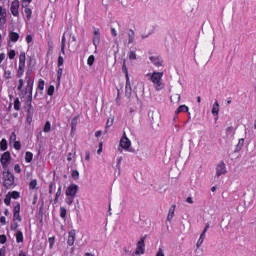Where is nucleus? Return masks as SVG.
<instances>
[{
  "label": "nucleus",
  "mask_w": 256,
  "mask_h": 256,
  "mask_svg": "<svg viewBox=\"0 0 256 256\" xmlns=\"http://www.w3.org/2000/svg\"><path fill=\"white\" fill-rule=\"evenodd\" d=\"M33 70H27L25 79H19L17 85V91L20 99H27L26 103L29 105L27 112V122L33 121V85H35V79L31 77Z\"/></svg>",
  "instance_id": "1"
},
{
  "label": "nucleus",
  "mask_w": 256,
  "mask_h": 256,
  "mask_svg": "<svg viewBox=\"0 0 256 256\" xmlns=\"http://www.w3.org/2000/svg\"><path fill=\"white\" fill-rule=\"evenodd\" d=\"M163 75H165L163 72H153L152 74H146V77H150V81L153 83L154 89H156V91H163V89H165V84L163 83Z\"/></svg>",
  "instance_id": "2"
},
{
  "label": "nucleus",
  "mask_w": 256,
  "mask_h": 256,
  "mask_svg": "<svg viewBox=\"0 0 256 256\" xmlns=\"http://www.w3.org/2000/svg\"><path fill=\"white\" fill-rule=\"evenodd\" d=\"M27 61V56L25 54V52H21L19 55V64H18V69L16 72V77L18 79H23L21 77H23V75H25V63Z\"/></svg>",
  "instance_id": "3"
},
{
  "label": "nucleus",
  "mask_w": 256,
  "mask_h": 256,
  "mask_svg": "<svg viewBox=\"0 0 256 256\" xmlns=\"http://www.w3.org/2000/svg\"><path fill=\"white\" fill-rule=\"evenodd\" d=\"M3 185L5 189H11L15 185V176L9 170L3 172Z\"/></svg>",
  "instance_id": "4"
},
{
  "label": "nucleus",
  "mask_w": 256,
  "mask_h": 256,
  "mask_svg": "<svg viewBox=\"0 0 256 256\" xmlns=\"http://www.w3.org/2000/svg\"><path fill=\"white\" fill-rule=\"evenodd\" d=\"M9 161H11V153L9 151L4 152L0 158V163L4 171L9 170Z\"/></svg>",
  "instance_id": "5"
},
{
  "label": "nucleus",
  "mask_w": 256,
  "mask_h": 256,
  "mask_svg": "<svg viewBox=\"0 0 256 256\" xmlns=\"http://www.w3.org/2000/svg\"><path fill=\"white\" fill-rule=\"evenodd\" d=\"M13 221H17L18 223L23 221L21 217V204L19 202H16L13 208Z\"/></svg>",
  "instance_id": "6"
},
{
  "label": "nucleus",
  "mask_w": 256,
  "mask_h": 256,
  "mask_svg": "<svg viewBox=\"0 0 256 256\" xmlns=\"http://www.w3.org/2000/svg\"><path fill=\"white\" fill-rule=\"evenodd\" d=\"M120 147H122V149H124L125 151H129V148L131 147V140L127 138V133L125 132L120 139Z\"/></svg>",
  "instance_id": "7"
},
{
  "label": "nucleus",
  "mask_w": 256,
  "mask_h": 256,
  "mask_svg": "<svg viewBox=\"0 0 256 256\" xmlns=\"http://www.w3.org/2000/svg\"><path fill=\"white\" fill-rule=\"evenodd\" d=\"M79 191L77 184H70L66 189V197H75Z\"/></svg>",
  "instance_id": "8"
},
{
  "label": "nucleus",
  "mask_w": 256,
  "mask_h": 256,
  "mask_svg": "<svg viewBox=\"0 0 256 256\" xmlns=\"http://www.w3.org/2000/svg\"><path fill=\"white\" fill-rule=\"evenodd\" d=\"M76 237H77V230L72 229L68 232L67 245H69V247H73V245H75Z\"/></svg>",
  "instance_id": "9"
},
{
  "label": "nucleus",
  "mask_w": 256,
  "mask_h": 256,
  "mask_svg": "<svg viewBox=\"0 0 256 256\" xmlns=\"http://www.w3.org/2000/svg\"><path fill=\"white\" fill-rule=\"evenodd\" d=\"M137 255H145V237L141 238L136 247Z\"/></svg>",
  "instance_id": "10"
},
{
  "label": "nucleus",
  "mask_w": 256,
  "mask_h": 256,
  "mask_svg": "<svg viewBox=\"0 0 256 256\" xmlns=\"http://www.w3.org/2000/svg\"><path fill=\"white\" fill-rule=\"evenodd\" d=\"M93 35H94V37H93L92 43H93L94 47H97L99 45V43H101V32H100L99 28L94 27Z\"/></svg>",
  "instance_id": "11"
},
{
  "label": "nucleus",
  "mask_w": 256,
  "mask_h": 256,
  "mask_svg": "<svg viewBox=\"0 0 256 256\" xmlns=\"http://www.w3.org/2000/svg\"><path fill=\"white\" fill-rule=\"evenodd\" d=\"M227 173V166L225 162H220L216 167V176L221 177V175H225Z\"/></svg>",
  "instance_id": "12"
},
{
  "label": "nucleus",
  "mask_w": 256,
  "mask_h": 256,
  "mask_svg": "<svg viewBox=\"0 0 256 256\" xmlns=\"http://www.w3.org/2000/svg\"><path fill=\"white\" fill-rule=\"evenodd\" d=\"M10 11L13 17H19V0L12 1Z\"/></svg>",
  "instance_id": "13"
},
{
  "label": "nucleus",
  "mask_w": 256,
  "mask_h": 256,
  "mask_svg": "<svg viewBox=\"0 0 256 256\" xmlns=\"http://www.w3.org/2000/svg\"><path fill=\"white\" fill-rule=\"evenodd\" d=\"M151 63H153V65H155V67H163V61L161 60V58L157 57V56H150L149 57Z\"/></svg>",
  "instance_id": "14"
},
{
  "label": "nucleus",
  "mask_w": 256,
  "mask_h": 256,
  "mask_svg": "<svg viewBox=\"0 0 256 256\" xmlns=\"http://www.w3.org/2000/svg\"><path fill=\"white\" fill-rule=\"evenodd\" d=\"M7 23V13L3 10V7L0 6V24L5 25Z\"/></svg>",
  "instance_id": "15"
},
{
  "label": "nucleus",
  "mask_w": 256,
  "mask_h": 256,
  "mask_svg": "<svg viewBox=\"0 0 256 256\" xmlns=\"http://www.w3.org/2000/svg\"><path fill=\"white\" fill-rule=\"evenodd\" d=\"M125 91L127 97H131V80L129 79V76L126 77Z\"/></svg>",
  "instance_id": "16"
},
{
  "label": "nucleus",
  "mask_w": 256,
  "mask_h": 256,
  "mask_svg": "<svg viewBox=\"0 0 256 256\" xmlns=\"http://www.w3.org/2000/svg\"><path fill=\"white\" fill-rule=\"evenodd\" d=\"M173 217H175V205H172L169 208L168 216H167V221H173Z\"/></svg>",
  "instance_id": "17"
},
{
  "label": "nucleus",
  "mask_w": 256,
  "mask_h": 256,
  "mask_svg": "<svg viewBox=\"0 0 256 256\" xmlns=\"http://www.w3.org/2000/svg\"><path fill=\"white\" fill-rule=\"evenodd\" d=\"M9 39L12 41V43H17L19 41V33L10 32L9 33Z\"/></svg>",
  "instance_id": "18"
},
{
  "label": "nucleus",
  "mask_w": 256,
  "mask_h": 256,
  "mask_svg": "<svg viewBox=\"0 0 256 256\" xmlns=\"http://www.w3.org/2000/svg\"><path fill=\"white\" fill-rule=\"evenodd\" d=\"M212 115H214V117H217V115H219V101H215L212 107Z\"/></svg>",
  "instance_id": "19"
},
{
  "label": "nucleus",
  "mask_w": 256,
  "mask_h": 256,
  "mask_svg": "<svg viewBox=\"0 0 256 256\" xmlns=\"http://www.w3.org/2000/svg\"><path fill=\"white\" fill-rule=\"evenodd\" d=\"M23 7H25L24 13L26 15V18L28 19V21H30L31 20V16L33 15V10H31V8L27 7V4L23 5Z\"/></svg>",
  "instance_id": "20"
},
{
  "label": "nucleus",
  "mask_w": 256,
  "mask_h": 256,
  "mask_svg": "<svg viewBox=\"0 0 256 256\" xmlns=\"http://www.w3.org/2000/svg\"><path fill=\"white\" fill-rule=\"evenodd\" d=\"M135 41V31L130 29L128 32V44L131 45Z\"/></svg>",
  "instance_id": "21"
},
{
  "label": "nucleus",
  "mask_w": 256,
  "mask_h": 256,
  "mask_svg": "<svg viewBox=\"0 0 256 256\" xmlns=\"http://www.w3.org/2000/svg\"><path fill=\"white\" fill-rule=\"evenodd\" d=\"M187 111H189V107H187V105H180L175 111V114L179 115V113H187Z\"/></svg>",
  "instance_id": "22"
},
{
  "label": "nucleus",
  "mask_w": 256,
  "mask_h": 256,
  "mask_svg": "<svg viewBox=\"0 0 256 256\" xmlns=\"http://www.w3.org/2000/svg\"><path fill=\"white\" fill-rule=\"evenodd\" d=\"M44 89H45V80L39 79L37 84V90L40 91V93H43Z\"/></svg>",
  "instance_id": "23"
},
{
  "label": "nucleus",
  "mask_w": 256,
  "mask_h": 256,
  "mask_svg": "<svg viewBox=\"0 0 256 256\" xmlns=\"http://www.w3.org/2000/svg\"><path fill=\"white\" fill-rule=\"evenodd\" d=\"M4 79H6L7 81H9V79H13V74L11 72V70H4V75H3Z\"/></svg>",
  "instance_id": "24"
},
{
  "label": "nucleus",
  "mask_w": 256,
  "mask_h": 256,
  "mask_svg": "<svg viewBox=\"0 0 256 256\" xmlns=\"http://www.w3.org/2000/svg\"><path fill=\"white\" fill-rule=\"evenodd\" d=\"M16 242L23 243V232L21 230L16 232Z\"/></svg>",
  "instance_id": "25"
},
{
  "label": "nucleus",
  "mask_w": 256,
  "mask_h": 256,
  "mask_svg": "<svg viewBox=\"0 0 256 256\" xmlns=\"http://www.w3.org/2000/svg\"><path fill=\"white\" fill-rule=\"evenodd\" d=\"M0 150L1 151H7V139L3 138L0 141Z\"/></svg>",
  "instance_id": "26"
},
{
  "label": "nucleus",
  "mask_w": 256,
  "mask_h": 256,
  "mask_svg": "<svg viewBox=\"0 0 256 256\" xmlns=\"http://www.w3.org/2000/svg\"><path fill=\"white\" fill-rule=\"evenodd\" d=\"M14 109L15 111H21V101H19V98L14 99Z\"/></svg>",
  "instance_id": "27"
},
{
  "label": "nucleus",
  "mask_w": 256,
  "mask_h": 256,
  "mask_svg": "<svg viewBox=\"0 0 256 256\" xmlns=\"http://www.w3.org/2000/svg\"><path fill=\"white\" fill-rule=\"evenodd\" d=\"M61 193H62V187L59 186L55 195L54 204H57L59 202V197H61Z\"/></svg>",
  "instance_id": "28"
},
{
  "label": "nucleus",
  "mask_w": 256,
  "mask_h": 256,
  "mask_svg": "<svg viewBox=\"0 0 256 256\" xmlns=\"http://www.w3.org/2000/svg\"><path fill=\"white\" fill-rule=\"evenodd\" d=\"M33 161V154L29 151L25 153V162L26 163H31Z\"/></svg>",
  "instance_id": "29"
},
{
  "label": "nucleus",
  "mask_w": 256,
  "mask_h": 256,
  "mask_svg": "<svg viewBox=\"0 0 256 256\" xmlns=\"http://www.w3.org/2000/svg\"><path fill=\"white\" fill-rule=\"evenodd\" d=\"M205 241V233H201L198 241H197V244H196V247H200L203 245V242Z\"/></svg>",
  "instance_id": "30"
},
{
  "label": "nucleus",
  "mask_w": 256,
  "mask_h": 256,
  "mask_svg": "<svg viewBox=\"0 0 256 256\" xmlns=\"http://www.w3.org/2000/svg\"><path fill=\"white\" fill-rule=\"evenodd\" d=\"M11 197V199H19L21 197V194L18 191H12L8 193Z\"/></svg>",
  "instance_id": "31"
},
{
  "label": "nucleus",
  "mask_w": 256,
  "mask_h": 256,
  "mask_svg": "<svg viewBox=\"0 0 256 256\" xmlns=\"http://www.w3.org/2000/svg\"><path fill=\"white\" fill-rule=\"evenodd\" d=\"M63 77V68L59 67L57 70V81L58 84L61 83V78Z\"/></svg>",
  "instance_id": "32"
},
{
  "label": "nucleus",
  "mask_w": 256,
  "mask_h": 256,
  "mask_svg": "<svg viewBox=\"0 0 256 256\" xmlns=\"http://www.w3.org/2000/svg\"><path fill=\"white\" fill-rule=\"evenodd\" d=\"M43 131H44V133H49L51 131V122L50 121H46Z\"/></svg>",
  "instance_id": "33"
},
{
  "label": "nucleus",
  "mask_w": 256,
  "mask_h": 256,
  "mask_svg": "<svg viewBox=\"0 0 256 256\" xmlns=\"http://www.w3.org/2000/svg\"><path fill=\"white\" fill-rule=\"evenodd\" d=\"M65 35L62 36V40H61V53L62 55H65Z\"/></svg>",
  "instance_id": "34"
},
{
  "label": "nucleus",
  "mask_w": 256,
  "mask_h": 256,
  "mask_svg": "<svg viewBox=\"0 0 256 256\" xmlns=\"http://www.w3.org/2000/svg\"><path fill=\"white\" fill-rule=\"evenodd\" d=\"M93 63H95V56L90 55L87 59V65H89V67H92Z\"/></svg>",
  "instance_id": "35"
},
{
  "label": "nucleus",
  "mask_w": 256,
  "mask_h": 256,
  "mask_svg": "<svg viewBox=\"0 0 256 256\" xmlns=\"http://www.w3.org/2000/svg\"><path fill=\"white\" fill-rule=\"evenodd\" d=\"M60 217L62 219H65V217H67V209H65V207H60Z\"/></svg>",
  "instance_id": "36"
},
{
  "label": "nucleus",
  "mask_w": 256,
  "mask_h": 256,
  "mask_svg": "<svg viewBox=\"0 0 256 256\" xmlns=\"http://www.w3.org/2000/svg\"><path fill=\"white\" fill-rule=\"evenodd\" d=\"M48 243H49L50 249H53V247L55 246V236L48 238Z\"/></svg>",
  "instance_id": "37"
},
{
  "label": "nucleus",
  "mask_w": 256,
  "mask_h": 256,
  "mask_svg": "<svg viewBox=\"0 0 256 256\" xmlns=\"http://www.w3.org/2000/svg\"><path fill=\"white\" fill-rule=\"evenodd\" d=\"M53 93H55V86L50 85L47 90V95H49V97H51L53 95Z\"/></svg>",
  "instance_id": "38"
},
{
  "label": "nucleus",
  "mask_w": 256,
  "mask_h": 256,
  "mask_svg": "<svg viewBox=\"0 0 256 256\" xmlns=\"http://www.w3.org/2000/svg\"><path fill=\"white\" fill-rule=\"evenodd\" d=\"M65 201L67 205H73V201H75V196H67Z\"/></svg>",
  "instance_id": "39"
},
{
  "label": "nucleus",
  "mask_w": 256,
  "mask_h": 256,
  "mask_svg": "<svg viewBox=\"0 0 256 256\" xmlns=\"http://www.w3.org/2000/svg\"><path fill=\"white\" fill-rule=\"evenodd\" d=\"M5 205L9 206L11 205V194H7L4 198Z\"/></svg>",
  "instance_id": "40"
},
{
  "label": "nucleus",
  "mask_w": 256,
  "mask_h": 256,
  "mask_svg": "<svg viewBox=\"0 0 256 256\" xmlns=\"http://www.w3.org/2000/svg\"><path fill=\"white\" fill-rule=\"evenodd\" d=\"M15 55H16V52H15V50L14 49H10L9 51H8V58L9 59H15Z\"/></svg>",
  "instance_id": "41"
},
{
  "label": "nucleus",
  "mask_w": 256,
  "mask_h": 256,
  "mask_svg": "<svg viewBox=\"0 0 256 256\" xmlns=\"http://www.w3.org/2000/svg\"><path fill=\"white\" fill-rule=\"evenodd\" d=\"M54 191H55V182H51L49 184V195H53Z\"/></svg>",
  "instance_id": "42"
},
{
  "label": "nucleus",
  "mask_w": 256,
  "mask_h": 256,
  "mask_svg": "<svg viewBox=\"0 0 256 256\" xmlns=\"http://www.w3.org/2000/svg\"><path fill=\"white\" fill-rule=\"evenodd\" d=\"M36 188H37V180L34 179L29 183V189L33 190Z\"/></svg>",
  "instance_id": "43"
},
{
  "label": "nucleus",
  "mask_w": 256,
  "mask_h": 256,
  "mask_svg": "<svg viewBox=\"0 0 256 256\" xmlns=\"http://www.w3.org/2000/svg\"><path fill=\"white\" fill-rule=\"evenodd\" d=\"M122 71L125 73L126 78L129 77V71L127 70V64H125V62H123Z\"/></svg>",
  "instance_id": "44"
},
{
  "label": "nucleus",
  "mask_w": 256,
  "mask_h": 256,
  "mask_svg": "<svg viewBox=\"0 0 256 256\" xmlns=\"http://www.w3.org/2000/svg\"><path fill=\"white\" fill-rule=\"evenodd\" d=\"M129 59L131 61H135V59H137V54L135 53V51H130L129 53Z\"/></svg>",
  "instance_id": "45"
},
{
  "label": "nucleus",
  "mask_w": 256,
  "mask_h": 256,
  "mask_svg": "<svg viewBox=\"0 0 256 256\" xmlns=\"http://www.w3.org/2000/svg\"><path fill=\"white\" fill-rule=\"evenodd\" d=\"M14 149H16V151H21V142L20 141L14 142Z\"/></svg>",
  "instance_id": "46"
},
{
  "label": "nucleus",
  "mask_w": 256,
  "mask_h": 256,
  "mask_svg": "<svg viewBox=\"0 0 256 256\" xmlns=\"http://www.w3.org/2000/svg\"><path fill=\"white\" fill-rule=\"evenodd\" d=\"M0 243L2 245H5V243H7V236L5 234L0 235Z\"/></svg>",
  "instance_id": "47"
},
{
  "label": "nucleus",
  "mask_w": 256,
  "mask_h": 256,
  "mask_svg": "<svg viewBox=\"0 0 256 256\" xmlns=\"http://www.w3.org/2000/svg\"><path fill=\"white\" fill-rule=\"evenodd\" d=\"M72 177L77 180L79 179V171L77 170H72V173H71Z\"/></svg>",
  "instance_id": "48"
},
{
  "label": "nucleus",
  "mask_w": 256,
  "mask_h": 256,
  "mask_svg": "<svg viewBox=\"0 0 256 256\" xmlns=\"http://www.w3.org/2000/svg\"><path fill=\"white\" fill-rule=\"evenodd\" d=\"M63 63H65L63 56H59L58 57V67H63Z\"/></svg>",
  "instance_id": "49"
},
{
  "label": "nucleus",
  "mask_w": 256,
  "mask_h": 256,
  "mask_svg": "<svg viewBox=\"0 0 256 256\" xmlns=\"http://www.w3.org/2000/svg\"><path fill=\"white\" fill-rule=\"evenodd\" d=\"M85 160L90 161L91 160V152L89 150L85 151Z\"/></svg>",
  "instance_id": "50"
},
{
  "label": "nucleus",
  "mask_w": 256,
  "mask_h": 256,
  "mask_svg": "<svg viewBox=\"0 0 256 256\" xmlns=\"http://www.w3.org/2000/svg\"><path fill=\"white\" fill-rule=\"evenodd\" d=\"M14 171H15V173H21V165L15 164Z\"/></svg>",
  "instance_id": "51"
},
{
  "label": "nucleus",
  "mask_w": 256,
  "mask_h": 256,
  "mask_svg": "<svg viewBox=\"0 0 256 256\" xmlns=\"http://www.w3.org/2000/svg\"><path fill=\"white\" fill-rule=\"evenodd\" d=\"M33 41V36L31 34H28L26 36V43L29 45Z\"/></svg>",
  "instance_id": "52"
},
{
  "label": "nucleus",
  "mask_w": 256,
  "mask_h": 256,
  "mask_svg": "<svg viewBox=\"0 0 256 256\" xmlns=\"http://www.w3.org/2000/svg\"><path fill=\"white\" fill-rule=\"evenodd\" d=\"M18 228H19V224L17 223L11 224L10 226L11 231H17Z\"/></svg>",
  "instance_id": "53"
},
{
  "label": "nucleus",
  "mask_w": 256,
  "mask_h": 256,
  "mask_svg": "<svg viewBox=\"0 0 256 256\" xmlns=\"http://www.w3.org/2000/svg\"><path fill=\"white\" fill-rule=\"evenodd\" d=\"M10 141H17V134H15V132H12L10 135Z\"/></svg>",
  "instance_id": "54"
},
{
  "label": "nucleus",
  "mask_w": 256,
  "mask_h": 256,
  "mask_svg": "<svg viewBox=\"0 0 256 256\" xmlns=\"http://www.w3.org/2000/svg\"><path fill=\"white\" fill-rule=\"evenodd\" d=\"M102 152H103V142H100L99 148H98V150H97V154H98V155H101Z\"/></svg>",
  "instance_id": "55"
},
{
  "label": "nucleus",
  "mask_w": 256,
  "mask_h": 256,
  "mask_svg": "<svg viewBox=\"0 0 256 256\" xmlns=\"http://www.w3.org/2000/svg\"><path fill=\"white\" fill-rule=\"evenodd\" d=\"M0 223H1L2 225H7V218H5V216H1V217H0Z\"/></svg>",
  "instance_id": "56"
},
{
  "label": "nucleus",
  "mask_w": 256,
  "mask_h": 256,
  "mask_svg": "<svg viewBox=\"0 0 256 256\" xmlns=\"http://www.w3.org/2000/svg\"><path fill=\"white\" fill-rule=\"evenodd\" d=\"M5 61V53H0V65Z\"/></svg>",
  "instance_id": "57"
},
{
  "label": "nucleus",
  "mask_w": 256,
  "mask_h": 256,
  "mask_svg": "<svg viewBox=\"0 0 256 256\" xmlns=\"http://www.w3.org/2000/svg\"><path fill=\"white\" fill-rule=\"evenodd\" d=\"M112 37H117V30L115 28H111Z\"/></svg>",
  "instance_id": "58"
},
{
  "label": "nucleus",
  "mask_w": 256,
  "mask_h": 256,
  "mask_svg": "<svg viewBox=\"0 0 256 256\" xmlns=\"http://www.w3.org/2000/svg\"><path fill=\"white\" fill-rule=\"evenodd\" d=\"M226 133H227V135L233 133V127H232V126L228 127V128L226 129Z\"/></svg>",
  "instance_id": "59"
},
{
  "label": "nucleus",
  "mask_w": 256,
  "mask_h": 256,
  "mask_svg": "<svg viewBox=\"0 0 256 256\" xmlns=\"http://www.w3.org/2000/svg\"><path fill=\"white\" fill-rule=\"evenodd\" d=\"M103 135V131L98 130L95 132V137H101Z\"/></svg>",
  "instance_id": "60"
},
{
  "label": "nucleus",
  "mask_w": 256,
  "mask_h": 256,
  "mask_svg": "<svg viewBox=\"0 0 256 256\" xmlns=\"http://www.w3.org/2000/svg\"><path fill=\"white\" fill-rule=\"evenodd\" d=\"M77 125V117L73 119L72 121V129H75V126Z\"/></svg>",
  "instance_id": "61"
},
{
  "label": "nucleus",
  "mask_w": 256,
  "mask_h": 256,
  "mask_svg": "<svg viewBox=\"0 0 256 256\" xmlns=\"http://www.w3.org/2000/svg\"><path fill=\"white\" fill-rule=\"evenodd\" d=\"M209 227H210L209 223H207L205 228H204V230H203V232H202V233H204V235H205V233H207V231H209Z\"/></svg>",
  "instance_id": "62"
},
{
  "label": "nucleus",
  "mask_w": 256,
  "mask_h": 256,
  "mask_svg": "<svg viewBox=\"0 0 256 256\" xmlns=\"http://www.w3.org/2000/svg\"><path fill=\"white\" fill-rule=\"evenodd\" d=\"M0 256H6V250L5 248L0 250Z\"/></svg>",
  "instance_id": "63"
},
{
  "label": "nucleus",
  "mask_w": 256,
  "mask_h": 256,
  "mask_svg": "<svg viewBox=\"0 0 256 256\" xmlns=\"http://www.w3.org/2000/svg\"><path fill=\"white\" fill-rule=\"evenodd\" d=\"M18 256H27V253H25V251L21 250L19 252V255Z\"/></svg>",
  "instance_id": "64"
}]
</instances>
